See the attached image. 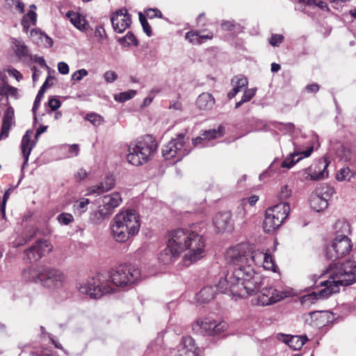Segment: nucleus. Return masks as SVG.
<instances>
[{
	"instance_id": "29",
	"label": "nucleus",
	"mask_w": 356,
	"mask_h": 356,
	"mask_svg": "<svg viewBox=\"0 0 356 356\" xmlns=\"http://www.w3.org/2000/svg\"><path fill=\"white\" fill-rule=\"evenodd\" d=\"M231 83L233 86V89L227 94L229 99L234 98L239 92L242 91L244 88L246 89L248 81L246 77L240 74L233 77Z\"/></svg>"
},
{
	"instance_id": "6",
	"label": "nucleus",
	"mask_w": 356,
	"mask_h": 356,
	"mask_svg": "<svg viewBox=\"0 0 356 356\" xmlns=\"http://www.w3.org/2000/svg\"><path fill=\"white\" fill-rule=\"evenodd\" d=\"M140 269L131 264L120 265L110 273L112 283L118 287H126L132 285L140 279Z\"/></svg>"
},
{
	"instance_id": "56",
	"label": "nucleus",
	"mask_w": 356,
	"mask_h": 356,
	"mask_svg": "<svg viewBox=\"0 0 356 356\" xmlns=\"http://www.w3.org/2000/svg\"><path fill=\"white\" fill-rule=\"evenodd\" d=\"M88 72L85 69H81L74 72L72 75V79L75 81H81L84 76L88 75Z\"/></svg>"
},
{
	"instance_id": "28",
	"label": "nucleus",
	"mask_w": 356,
	"mask_h": 356,
	"mask_svg": "<svg viewBox=\"0 0 356 356\" xmlns=\"http://www.w3.org/2000/svg\"><path fill=\"white\" fill-rule=\"evenodd\" d=\"M178 352L179 356H197L194 339L191 337H183Z\"/></svg>"
},
{
	"instance_id": "55",
	"label": "nucleus",
	"mask_w": 356,
	"mask_h": 356,
	"mask_svg": "<svg viewBox=\"0 0 356 356\" xmlns=\"http://www.w3.org/2000/svg\"><path fill=\"white\" fill-rule=\"evenodd\" d=\"M35 35L36 36H39L40 39L42 38H44L47 42V44H49V47L52 46L53 44V41L52 40L49 38L47 35L45 34H43L40 31H38V30H32L31 31V37H34Z\"/></svg>"
},
{
	"instance_id": "61",
	"label": "nucleus",
	"mask_w": 356,
	"mask_h": 356,
	"mask_svg": "<svg viewBox=\"0 0 356 356\" xmlns=\"http://www.w3.org/2000/svg\"><path fill=\"white\" fill-rule=\"evenodd\" d=\"M58 70L62 74H67L69 73V66L65 62H60L58 64Z\"/></svg>"
},
{
	"instance_id": "59",
	"label": "nucleus",
	"mask_w": 356,
	"mask_h": 356,
	"mask_svg": "<svg viewBox=\"0 0 356 356\" xmlns=\"http://www.w3.org/2000/svg\"><path fill=\"white\" fill-rule=\"evenodd\" d=\"M7 72L8 73V74L11 76H13L14 78H15V79L17 81H19L20 80L22 79L23 76H22V74L16 69L15 68H8L7 69Z\"/></svg>"
},
{
	"instance_id": "16",
	"label": "nucleus",
	"mask_w": 356,
	"mask_h": 356,
	"mask_svg": "<svg viewBox=\"0 0 356 356\" xmlns=\"http://www.w3.org/2000/svg\"><path fill=\"white\" fill-rule=\"evenodd\" d=\"M113 28L117 33H121L129 27L131 19L126 8L115 11L111 18Z\"/></svg>"
},
{
	"instance_id": "14",
	"label": "nucleus",
	"mask_w": 356,
	"mask_h": 356,
	"mask_svg": "<svg viewBox=\"0 0 356 356\" xmlns=\"http://www.w3.org/2000/svg\"><path fill=\"white\" fill-rule=\"evenodd\" d=\"M53 249V245L47 240H38L31 248L24 251L25 256L30 262L40 260L47 255Z\"/></svg>"
},
{
	"instance_id": "39",
	"label": "nucleus",
	"mask_w": 356,
	"mask_h": 356,
	"mask_svg": "<svg viewBox=\"0 0 356 356\" xmlns=\"http://www.w3.org/2000/svg\"><path fill=\"white\" fill-rule=\"evenodd\" d=\"M261 266H262L264 269L271 270L273 272L276 271V266L274 262V259L272 255L266 252L265 255V259H264V262H262Z\"/></svg>"
},
{
	"instance_id": "38",
	"label": "nucleus",
	"mask_w": 356,
	"mask_h": 356,
	"mask_svg": "<svg viewBox=\"0 0 356 356\" xmlns=\"http://www.w3.org/2000/svg\"><path fill=\"white\" fill-rule=\"evenodd\" d=\"M136 95V90H129L126 92H122L115 95L114 99L119 102H124L129 99H132Z\"/></svg>"
},
{
	"instance_id": "62",
	"label": "nucleus",
	"mask_w": 356,
	"mask_h": 356,
	"mask_svg": "<svg viewBox=\"0 0 356 356\" xmlns=\"http://www.w3.org/2000/svg\"><path fill=\"white\" fill-rule=\"evenodd\" d=\"M6 87L7 88L6 95L17 97V89L16 88L10 86L8 83H6Z\"/></svg>"
},
{
	"instance_id": "63",
	"label": "nucleus",
	"mask_w": 356,
	"mask_h": 356,
	"mask_svg": "<svg viewBox=\"0 0 356 356\" xmlns=\"http://www.w3.org/2000/svg\"><path fill=\"white\" fill-rule=\"evenodd\" d=\"M75 178L76 179V181H81L83 180V179H85L87 176V172L85 170L83 169H79L76 173L75 174Z\"/></svg>"
},
{
	"instance_id": "23",
	"label": "nucleus",
	"mask_w": 356,
	"mask_h": 356,
	"mask_svg": "<svg viewBox=\"0 0 356 356\" xmlns=\"http://www.w3.org/2000/svg\"><path fill=\"white\" fill-rule=\"evenodd\" d=\"M15 124L14 109L12 106H8L3 116L2 124L0 133V140L6 138L9 135V131Z\"/></svg>"
},
{
	"instance_id": "17",
	"label": "nucleus",
	"mask_w": 356,
	"mask_h": 356,
	"mask_svg": "<svg viewBox=\"0 0 356 356\" xmlns=\"http://www.w3.org/2000/svg\"><path fill=\"white\" fill-rule=\"evenodd\" d=\"M286 294L282 291L270 286L264 288L257 297V304L266 306L275 303L284 297Z\"/></svg>"
},
{
	"instance_id": "27",
	"label": "nucleus",
	"mask_w": 356,
	"mask_h": 356,
	"mask_svg": "<svg viewBox=\"0 0 356 356\" xmlns=\"http://www.w3.org/2000/svg\"><path fill=\"white\" fill-rule=\"evenodd\" d=\"M223 135V128L220 126L217 129H210L205 131L201 136L193 140L194 146H197L202 144V146H206L207 143L211 139L217 138Z\"/></svg>"
},
{
	"instance_id": "7",
	"label": "nucleus",
	"mask_w": 356,
	"mask_h": 356,
	"mask_svg": "<svg viewBox=\"0 0 356 356\" xmlns=\"http://www.w3.org/2000/svg\"><path fill=\"white\" fill-rule=\"evenodd\" d=\"M122 202L121 194L118 192L104 195L98 209L90 213V220L95 225H100L112 215L114 209L118 207Z\"/></svg>"
},
{
	"instance_id": "54",
	"label": "nucleus",
	"mask_w": 356,
	"mask_h": 356,
	"mask_svg": "<svg viewBox=\"0 0 356 356\" xmlns=\"http://www.w3.org/2000/svg\"><path fill=\"white\" fill-rule=\"evenodd\" d=\"M139 17H140V23L142 24L143 29L144 30V32L148 36H150L151 34H152L151 26L148 24V22H147V19H145V17H143V15L141 14H140Z\"/></svg>"
},
{
	"instance_id": "58",
	"label": "nucleus",
	"mask_w": 356,
	"mask_h": 356,
	"mask_svg": "<svg viewBox=\"0 0 356 356\" xmlns=\"http://www.w3.org/2000/svg\"><path fill=\"white\" fill-rule=\"evenodd\" d=\"M90 200L89 199L83 198L77 202V208L80 210L81 213L86 211L87 209V206L89 204Z\"/></svg>"
},
{
	"instance_id": "2",
	"label": "nucleus",
	"mask_w": 356,
	"mask_h": 356,
	"mask_svg": "<svg viewBox=\"0 0 356 356\" xmlns=\"http://www.w3.org/2000/svg\"><path fill=\"white\" fill-rule=\"evenodd\" d=\"M266 252L254 250L247 252L248 262L246 266L241 265L234 268L226 280H220V287L225 289L227 282H230V289L233 296L245 298L255 294L262 284V277L256 273L252 264L261 266Z\"/></svg>"
},
{
	"instance_id": "20",
	"label": "nucleus",
	"mask_w": 356,
	"mask_h": 356,
	"mask_svg": "<svg viewBox=\"0 0 356 356\" xmlns=\"http://www.w3.org/2000/svg\"><path fill=\"white\" fill-rule=\"evenodd\" d=\"M45 266H31L25 268L22 273V279L27 283L42 284Z\"/></svg>"
},
{
	"instance_id": "35",
	"label": "nucleus",
	"mask_w": 356,
	"mask_h": 356,
	"mask_svg": "<svg viewBox=\"0 0 356 356\" xmlns=\"http://www.w3.org/2000/svg\"><path fill=\"white\" fill-rule=\"evenodd\" d=\"M10 40L12 47L18 57L21 58L27 55L28 49L21 39L11 38Z\"/></svg>"
},
{
	"instance_id": "33",
	"label": "nucleus",
	"mask_w": 356,
	"mask_h": 356,
	"mask_svg": "<svg viewBox=\"0 0 356 356\" xmlns=\"http://www.w3.org/2000/svg\"><path fill=\"white\" fill-rule=\"evenodd\" d=\"M67 16L70 18L72 24L79 30L84 31L88 29V24L86 22L83 17L79 13L69 11Z\"/></svg>"
},
{
	"instance_id": "30",
	"label": "nucleus",
	"mask_w": 356,
	"mask_h": 356,
	"mask_svg": "<svg viewBox=\"0 0 356 356\" xmlns=\"http://www.w3.org/2000/svg\"><path fill=\"white\" fill-rule=\"evenodd\" d=\"M214 97L208 92L200 94L196 100V105L200 110H211L215 104Z\"/></svg>"
},
{
	"instance_id": "57",
	"label": "nucleus",
	"mask_w": 356,
	"mask_h": 356,
	"mask_svg": "<svg viewBox=\"0 0 356 356\" xmlns=\"http://www.w3.org/2000/svg\"><path fill=\"white\" fill-rule=\"evenodd\" d=\"M104 78L106 82L113 83L117 79L118 75L114 71L108 70L104 73Z\"/></svg>"
},
{
	"instance_id": "25",
	"label": "nucleus",
	"mask_w": 356,
	"mask_h": 356,
	"mask_svg": "<svg viewBox=\"0 0 356 356\" xmlns=\"http://www.w3.org/2000/svg\"><path fill=\"white\" fill-rule=\"evenodd\" d=\"M115 186V179L113 175L106 176L103 181L97 186H92L88 188L86 195H100L112 189Z\"/></svg>"
},
{
	"instance_id": "8",
	"label": "nucleus",
	"mask_w": 356,
	"mask_h": 356,
	"mask_svg": "<svg viewBox=\"0 0 356 356\" xmlns=\"http://www.w3.org/2000/svg\"><path fill=\"white\" fill-rule=\"evenodd\" d=\"M289 212V204L285 202L268 208L263 222L264 231L269 233L279 228L288 217Z\"/></svg>"
},
{
	"instance_id": "53",
	"label": "nucleus",
	"mask_w": 356,
	"mask_h": 356,
	"mask_svg": "<svg viewBox=\"0 0 356 356\" xmlns=\"http://www.w3.org/2000/svg\"><path fill=\"white\" fill-rule=\"evenodd\" d=\"M145 14L149 19L161 18L162 17L161 12L157 8H149L145 11Z\"/></svg>"
},
{
	"instance_id": "12",
	"label": "nucleus",
	"mask_w": 356,
	"mask_h": 356,
	"mask_svg": "<svg viewBox=\"0 0 356 356\" xmlns=\"http://www.w3.org/2000/svg\"><path fill=\"white\" fill-rule=\"evenodd\" d=\"M227 324L225 321L217 323L209 318L197 319L193 324V330L203 334L214 335L225 330Z\"/></svg>"
},
{
	"instance_id": "11",
	"label": "nucleus",
	"mask_w": 356,
	"mask_h": 356,
	"mask_svg": "<svg viewBox=\"0 0 356 356\" xmlns=\"http://www.w3.org/2000/svg\"><path fill=\"white\" fill-rule=\"evenodd\" d=\"M186 136L179 134L175 138L172 139L162 149L163 156L165 159L176 158V161H180L189 153L186 147Z\"/></svg>"
},
{
	"instance_id": "1",
	"label": "nucleus",
	"mask_w": 356,
	"mask_h": 356,
	"mask_svg": "<svg viewBox=\"0 0 356 356\" xmlns=\"http://www.w3.org/2000/svg\"><path fill=\"white\" fill-rule=\"evenodd\" d=\"M184 251L186 252L183 260L186 266H190L205 256V240L199 225H193L170 232L167 245L159 253L158 259L163 265H168Z\"/></svg>"
},
{
	"instance_id": "37",
	"label": "nucleus",
	"mask_w": 356,
	"mask_h": 356,
	"mask_svg": "<svg viewBox=\"0 0 356 356\" xmlns=\"http://www.w3.org/2000/svg\"><path fill=\"white\" fill-rule=\"evenodd\" d=\"M36 17V13L33 10H30L26 15L23 17L22 20V25L26 31H27L31 25H34L35 24Z\"/></svg>"
},
{
	"instance_id": "24",
	"label": "nucleus",
	"mask_w": 356,
	"mask_h": 356,
	"mask_svg": "<svg viewBox=\"0 0 356 356\" xmlns=\"http://www.w3.org/2000/svg\"><path fill=\"white\" fill-rule=\"evenodd\" d=\"M277 339L286 343L293 350H300L308 341V339L305 335L297 336L279 334L277 335Z\"/></svg>"
},
{
	"instance_id": "22",
	"label": "nucleus",
	"mask_w": 356,
	"mask_h": 356,
	"mask_svg": "<svg viewBox=\"0 0 356 356\" xmlns=\"http://www.w3.org/2000/svg\"><path fill=\"white\" fill-rule=\"evenodd\" d=\"M314 151L313 147H309L305 151H294L290 153L282 162L281 167L283 168L291 169L295 164L299 162L303 158L309 157Z\"/></svg>"
},
{
	"instance_id": "10",
	"label": "nucleus",
	"mask_w": 356,
	"mask_h": 356,
	"mask_svg": "<svg viewBox=\"0 0 356 356\" xmlns=\"http://www.w3.org/2000/svg\"><path fill=\"white\" fill-rule=\"evenodd\" d=\"M77 288L80 293L86 294L95 299L99 298L105 294L114 292V289L110 286L99 275L89 278L79 283Z\"/></svg>"
},
{
	"instance_id": "60",
	"label": "nucleus",
	"mask_w": 356,
	"mask_h": 356,
	"mask_svg": "<svg viewBox=\"0 0 356 356\" xmlns=\"http://www.w3.org/2000/svg\"><path fill=\"white\" fill-rule=\"evenodd\" d=\"M49 106L52 111L57 110L61 105L60 102L56 98H51L49 100Z\"/></svg>"
},
{
	"instance_id": "45",
	"label": "nucleus",
	"mask_w": 356,
	"mask_h": 356,
	"mask_svg": "<svg viewBox=\"0 0 356 356\" xmlns=\"http://www.w3.org/2000/svg\"><path fill=\"white\" fill-rule=\"evenodd\" d=\"M57 220L62 225H68L74 221V217L71 213L63 212L57 216Z\"/></svg>"
},
{
	"instance_id": "48",
	"label": "nucleus",
	"mask_w": 356,
	"mask_h": 356,
	"mask_svg": "<svg viewBox=\"0 0 356 356\" xmlns=\"http://www.w3.org/2000/svg\"><path fill=\"white\" fill-rule=\"evenodd\" d=\"M256 91V88H246L241 98L242 102L245 103L250 101L254 97Z\"/></svg>"
},
{
	"instance_id": "13",
	"label": "nucleus",
	"mask_w": 356,
	"mask_h": 356,
	"mask_svg": "<svg viewBox=\"0 0 356 356\" xmlns=\"http://www.w3.org/2000/svg\"><path fill=\"white\" fill-rule=\"evenodd\" d=\"M353 243L349 237L334 238L327 255L330 259H340L350 253Z\"/></svg>"
},
{
	"instance_id": "46",
	"label": "nucleus",
	"mask_w": 356,
	"mask_h": 356,
	"mask_svg": "<svg viewBox=\"0 0 356 356\" xmlns=\"http://www.w3.org/2000/svg\"><path fill=\"white\" fill-rule=\"evenodd\" d=\"M86 119L95 127L101 125L103 122L102 117L97 113L87 114Z\"/></svg>"
},
{
	"instance_id": "51",
	"label": "nucleus",
	"mask_w": 356,
	"mask_h": 356,
	"mask_svg": "<svg viewBox=\"0 0 356 356\" xmlns=\"http://www.w3.org/2000/svg\"><path fill=\"white\" fill-rule=\"evenodd\" d=\"M284 40L282 35L273 34L269 39V43L273 47H278Z\"/></svg>"
},
{
	"instance_id": "34",
	"label": "nucleus",
	"mask_w": 356,
	"mask_h": 356,
	"mask_svg": "<svg viewBox=\"0 0 356 356\" xmlns=\"http://www.w3.org/2000/svg\"><path fill=\"white\" fill-rule=\"evenodd\" d=\"M323 315L324 314L321 311H314L305 314L303 318L305 323L312 326L319 327L322 325V323L318 321L323 318Z\"/></svg>"
},
{
	"instance_id": "40",
	"label": "nucleus",
	"mask_w": 356,
	"mask_h": 356,
	"mask_svg": "<svg viewBox=\"0 0 356 356\" xmlns=\"http://www.w3.org/2000/svg\"><path fill=\"white\" fill-rule=\"evenodd\" d=\"M47 84V79L43 83V85L41 86L40 89L39 90V91L36 95V97L35 99L33 106L32 108V111L34 114L35 113L37 109L40 106L41 99L43 97L44 93L45 92Z\"/></svg>"
},
{
	"instance_id": "44",
	"label": "nucleus",
	"mask_w": 356,
	"mask_h": 356,
	"mask_svg": "<svg viewBox=\"0 0 356 356\" xmlns=\"http://www.w3.org/2000/svg\"><path fill=\"white\" fill-rule=\"evenodd\" d=\"M275 127L279 129L280 131L283 132L284 134H291L293 131L295 126L291 122H276L275 124Z\"/></svg>"
},
{
	"instance_id": "19",
	"label": "nucleus",
	"mask_w": 356,
	"mask_h": 356,
	"mask_svg": "<svg viewBox=\"0 0 356 356\" xmlns=\"http://www.w3.org/2000/svg\"><path fill=\"white\" fill-rule=\"evenodd\" d=\"M330 165V161L323 158L319 160L316 168L318 170H315L312 172L310 168H306L303 170L304 178L307 180H320L328 177V171L327 168Z\"/></svg>"
},
{
	"instance_id": "21",
	"label": "nucleus",
	"mask_w": 356,
	"mask_h": 356,
	"mask_svg": "<svg viewBox=\"0 0 356 356\" xmlns=\"http://www.w3.org/2000/svg\"><path fill=\"white\" fill-rule=\"evenodd\" d=\"M333 189L326 187L323 193L313 194L310 198L311 208L316 212L325 210L328 206V198L332 195Z\"/></svg>"
},
{
	"instance_id": "9",
	"label": "nucleus",
	"mask_w": 356,
	"mask_h": 356,
	"mask_svg": "<svg viewBox=\"0 0 356 356\" xmlns=\"http://www.w3.org/2000/svg\"><path fill=\"white\" fill-rule=\"evenodd\" d=\"M67 276L60 270L45 266L42 286L49 289L53 294H60L65 291Z\"/></svg>"
},
{
	"instance_id": "36",
	"label": "nucleus",
	"mask_w": 356,
	"mask_h": 356,
	"mask_svg": "<svg viewBox=\"0 0 356 356\" xmlns=\"http://www.w3.org/2000/svg\"><path fill=\"white\" fill-rule=\"evenodd\" d=\"M355 173L352 172L348 167L341 168L336 174V179L337 181H350L351 178H353Z\"/></svg>"
},
{
	"instance_id": "3",
	"label": "nucleus",
	"mask_w": 356,
	"mask_h": 356,
	"mask_svg": "<svg viewBox=\"0 0 356 356\" xmlns=\"http://www.w3.org/2000/svg\"><path fill=\"white\" fill-rule=\"evenodd\" d=\"M328 280L321 282L323 289L313 292L315 299H325L339 291L340 286H346L356 282V264L353 261L334 263L327 270Z\"/></svg>"
},
{
	"instance_id": "52",
	"label": "nucleus",
	"mask_w": 356,
	"mask_h": 356,
	"mask_svg": "<svg viewBox=\"0 0 356 356\" xmlns=\"http://www.w3.org/2000/svg\"><path fill=\"white\" fill-rule=\"evenodd\" d=\"M292 190L289 186L285 185L281 188L279 197L281 200H286L291 195Z\"/></svg>"
},
{
	"instance_id": "64",
	"label": "nucleus",
	"mask_w": 356,
	"mask_h": 356,
	"mask_svg": "<svg viewBox=\"0 0 356 356\" xmlns=\"http://www.w3.org/2000/svg\"><path fill=\"white\" fill-rule=\"evenodd\" d=\"M13 3L15 5V8L19 10L21 13L24 11V4L21 0H12Z\"/></svg>"
},
{
	"instance_id": "15",
	"label": "nucleus",
	"mask_w": 356,
	"mask_h": 356,
	"mask_svg": "<svg viewBox=\"0 0 356 356\" xmlns=\"http://www.w3.org/2000/svg\"><path fill=\"white\" fill-rule=\"evenodd\" d=\"M229 275L230 274L227 273V275H225V277H220L218 282V284H215L214 286H208L203 288L197 295V301L202 303L208 302L214 298L217 291L221 293H226L227 291H229L232 293L230 289V282L229 281L227 282V284L226 285L227 288L222 290V289H220V280H226Z\"/></svg>"
},
{
	"instance_id": "18",
	"label": "nucleus",
	"mask_w": 356,
	"mask_h": 356,
	"mask_svg": "<svg viewBox=\"0 0 356 356\" xmlns=\"http://www.w3.org/2000/svg\"><path fill=\"white\" fill-rule=\"evenodd\" d=\"M248 256L247 251L240 245L228 249L226 252L225 259L227 262L236 265L235 268H237L241 265L246 266L249 259Z\"/></svg>"
},
{
	"instance_id": "50",
	"label": "nucleus",
	"mask_w": 356,
	"mask_h": 356,
	"mask_svg": "<svg viewBox=\"0 0 356 356\" xmlns=\"http://www.w3.org/2000/svg\"><path fill=\"white\" fill-rule=\"evenodd\" d=\"M94 35L99 43H103L104 38L106 37L105 30L101 26L96 27Z\"/></svg>"
},
{
	"instance_id": "43",
	"label": "nucleus",
	"mask_w": 356,
	"mask_h": 356,
	"mask_svg": "<svg viewBox=\"0 0 356 356\" xmlns=\"http://www.w3.org/2000/svg\"><path fill=\"white\" fill-rule=\"evenodd\" d=\"M185 38L194 45L202 43V41L199 40V31H188L185 35Z\"/></svg>"
},
{
	"instance_id": "41",
	"label": "nucleus",
	"mask_w": 356,
	"mask_h": 356,
	"mask_svg": "<svg viewBox=\"0 0 356 356\" xmlns=\"http://www.w3.org/2000/svg\"><path fill=\"white\" fill-rule=\"evenodd\" d=\"M118 42L126 46H129L131 44L137 45V40L134 35L130 32H128L124 37L120 38Z\"/></svg>"
},
{
	"instance_id": "5",
	"label": "nucleus",
	"mask_w": 356,
	"mask_h": 356,
	"mask_svg": "<svg viewBox=\"0 0 356 356\" xmlns=\"http://www.w3.org/2000/svg\"><path fill=\"white\" fill-rule=\"evenodd\" d=\"M157 144L151 136L131 143L129 146L127 159L129 163L138 166L147 162L155 153Z\"/></svg>"
},
{
	"instance_id": "26",
	"label": "nucleus",
	"mask_w": 356,
	"mask_h": 356,
	"mask_svg": "<svg viewBox=\"0 0 356 356\" xmlns=\"http://www.w3.org/2000/svg\"><path fill=\"white\" fill-rule=\"evenodd\" d=\"M213 225L219 232L231 231L232 229V221L229 213H219L213 219Z\"/></svg>"
},
{
	"instance_id": "42",
	"label": "nucleus",
	"mask_w": 356,
	"mask_h": 356,
	"mask_svg": "<svg viewBox=\"0 0 356 356\" xmlns=\"http://www.w3.org/2000/svg\"><path fill=\"white\" fill-rule=\"evenodd\" d=\"M63 149L64 151H66L67 153V158H72L74 156H76L79 153V147L77 144H73L71 145H63Z\"/></svg>"
},
{
	"instance_id": "4",
	"label": "nucleus",
	"mask_w": 356,
	"mask_h": 356,
	"mask_svg": "<svg viewBox=\"0 0 356 356\" xmlns=\"http://www.w3.org/2000/svg\"><path fill=\"white\" fill-rule=\"evenodd\" d=\"M140 227L138 214L135 210L127 209L118 213L111 220L112 238L118 243H124L136 236Z\"/></svg>"
},
{
	"instance_id": "49",
	"label": "nucleus",
	"mask_w": 356,
	"mask_h": 356,
	"mask_svg": "<svg viewBox=\"0 0 356 356\" xmlns=\"http://www.w3.org/2000/svg\"><path fill=\"white\" fill-rule=\"evenodd\" d=\"M300 2L303 3L309 6H315L319 7L321 9L324 10L327 8V4L321 0H299Z\"/></svg>"
},
{
	"instance_id": "47",
	"label": "nucleus",
	"mask_w": 356,
	"mask_h": 356,
	"mask_svg": "<svg viewBox=\"0 0 356 356\" xmlns=\"http://www.w3.org/2000/svg\"><path fill=\"white\" fill-rule=\"evenodd\" d=\"M221 27L225 31H239L241 26L238 24L233 21H225L221 24Z\"/></svg>"
},
{
	"instance_id": "31",
	"label": "nucleus",
	"mask_w": 356,
	"mask_h": 356,
	"mask_svg": "<svg viewBox=\"0 0 356 356\" xmlns=\"http://www.w3.org/2000/svg\"><path fill=\"white\" fill-rule=\"evenodd\" d=\"M33 131L31 130L26 131L22 139L21 148L23 156L24 158V165L28 162L29 156L31 152L34 147V143H31V137Z\"/></svg>"
},
{
	"instance_id": "32",
	"label": "nucleus",
	"mask_w": 356,
	"mask_h": 356,
	"mask_svg": "<svg viewBox=\"0 0 356 356\" xmlns=\"http://www.w3.org/2000/svg\"><path fill=\"white\" fill-rule=\"evenodd\" d=\"M334 238L349 237L352 233L350 223L345 220H337L334 225Z\"/></svg>"
}]
</instances>
